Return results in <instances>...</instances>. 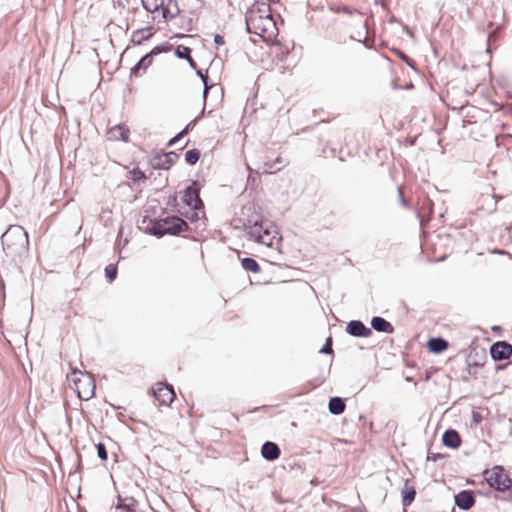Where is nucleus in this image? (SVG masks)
Masks as SVG:
<instances>
[{
	"label": "nucleus",
	"mask_w": 512,
	"mask_h": 512,
	"mask_svg": "<svg viewBox=\"0 0 512 512\" xmlns=\"http://www.w3.org/2000/svg\"><path fill=\"white\" fill-rule=\"evenodd\" d=\"M346 332L353 337L367 338L372 335L371 328L360 320H351L346 326Z\"/></svg>",
	"instance_id": "9b49d317"
},
{
	"label": "nucleus",
	"mask_w": 512,
	"mask_h": 512,
	"mask_svg": "<svg viewBox=\"0 0 512 512\" xmlns=\"http://www.w3.org/2000/svg\"><path fill=\"white\" fill-rule=\"evenodd\" d=\"M127 178L131 179L133 182H140L146 180V175L140 169L134 168L128 172Z\"/></svg>",
	"instance_id": "bb28decb"
},
{
	"label": "nucleus",
	"mask_w": 512,
	"mask_h": 512,
	"mask_svg": "<svg viewBox=\"0 0 512 512\" xmlns=\"http://www.w3.org/2000/svg\"><path fill=\"white\" fill-rule=\"evenodd\" d=\"M180 14V8L177 0H165L162 8V17L164 20H171Z\"/></svg>",
	"instance_id": "f3484780"
},
{
	"label": "nucleus",
	"mask_w": 512,
	"mask_h": 512,
	"mask_svg": "<svg viewBox=\"0 0 512 512\" xmlns=\"http://www.w3.org/2000/svg\"><path fill=\"white\" fill-rule=\"evenodd\" d=\"M197 120H198V118H195L192 121H190L182 131H186V134H187L190 130H192L194 128Z\"/></svg>",
	"instance_id": "4c0bfd02"
},
{
	"label": "nucleus",
	"mask_w": 512,
	"mask_h": 512,
	"mask_svg": "<svg viewBox=\"0 0 512 512\" xmlns=\"http://www.w3.org/2000/svg\"><path fill=\"white\" fill-rule=\"evenodd\" d=\"M172 48V45L166 43L154 47L149 53L145 54L138 63L131 69V76H138L140 70L145 71L153 62L154 56L168 52Z\"/></svg>",
	"instance_id": "0eeeda50"
},
{
	"label": "nucleus",
	"mask_w": 512,
	"mask_h": 512,
	"mask_svg": "<svg viewBox=\"0 0 512 512\" xmlns=\"http://www.w3.org/2000/svg\"><path fill=\"white\" fill-rule=\"evenodd\" d=\"M136 505H137V501L133 497L125 498L124 500H122L119 497V501L116 505V509L123 510L124 512H137Z\"/></svg>",
	"instance_id": "4be33fe9"
},
{
	"label": "nucleus",
	"mask_w": 512,
	"mask_h": 512,
	"mask_svg": "<svg viewBox=\"0 0 512 512\" xmlns=\"http://www.w3.org/2000/svg\"><path fill=\"white\" fill-rule=\"evenodd\" d=\"M185 135H186V131H180L175 137L170 139V141L168 142V146L174 145L176 142H178Z\"/></svg>",
	"instance_id": "f704fd0d"
},
{
	"label": "nucleus",
	"mask_w": 512,
	"mask_h": 512,
	"mask_svg": "<svg viewBox=\"0 0 512 512\" xmlns=\"http://www.w3.org/2000/svg\"><path fill=\"white\" fill-rule=\"evenodd\" d=\"M427 347L430 352L440 354L448 348V342L441 337H435L429 339Z\"/></svg>",
	"instance_id": "aec40b11"
},
{
	"label": "nucleus",
	"mask_w": 512,
	"mask_h": 512,
	"mask_svg": "<svg viewBox=\"0 0 512 512\" xmlns=\"http://www.w3.org/2000/svg\"><path fill=\"white\" fill-rule=\"evenodd\" d=\"M105 276L109 282L114 281L117 276V267L113 264H109L108 266H106Z\"/></svg>",
	"instance_id": "c756f323"
},
{
	"label": "nucleus",
	"mask_w": 512,
	"mask_h": 512,
	"mask_svg": "<svg viewBox=\"0 0 512 512\" xmlns=\"http://www.w3.org/2000/svg\"><path fill=\"white\" fill-rule=\"evenodd\" d=\"M257 243L263 244L267 247H275L279 245L281 237L268 221L264 224V229H259L255 234L250 236Z\"/></svg>",
	"instance_id": "423d86ee"
},
{
	"label": "nucleus",
	"mask_w": 512,
	"mask_h": 512,
	"mask_svg": "<svg viewBox=\"0 0 512 512\" xmlns=\"http://www.w3.org/2000/svg\"><path fill=\"white\" fill-rule=\"evenodd\" d=\"M239 221L249 236L255 234L259 229H264V224L267 222L253 204L242 207Z\"/></svg>",
	"instance_id": "39448f33"
},
{
	"label": "nucleus",
	"mask_w": 512,
	"mask_h": 512,
	"mask_svg": "<svg viewBox=\"0 0 512 512\" xmlns=\"http://www.w3.org/2000/svg\"><path fill=\"white\" fill-rule=\"evenodd\" d=\"M200 158V152L197 149H190L185 154V161L189 165H195Z\"/></svg>",
	"instance_id": "a878e982"
},
{
	"label": "nucleus",
	"mask_w": 512,
	"mask_h": 512,
	"mask_svg": "<svg viewBox=\"0 0 512 512\" xmlns=\"http://www.w3.org/2000/svg\"><path fill=\"white\" fill-rule=\"evenodd\" d=\"M96 448L98 457L103 461L107 460L108 453L105 445L103 443H98L96 445Z\"/></svg>",
	"instance_id": "2f4dec72"
},
{
	"label": "nucleus",
	"mask_w": 512,
	"mask_h": 512,
	"mask_svg": "<svg viewBox=\"0 0 512 512\" xmlns=\"http://www.w3.org/2000/svg\"><path fill=\"white\" fill-rule=\"evenodd\" d=\"M473 419H474L475 422H478L481 419V415L479 413H474L473 414Z\"/></svg>",
	"instance_id": "a19ab883"
},
{
	"label": "nucleus",
	"mask_w": 512,
	"mask_h": 512,
	"mask_svg": "<svg viewBox=\"0 0 512 512\" xmlns=\"http://www.w3.org/2000/svg\"><path fill=\"white\" fill-rule=\"evenodd\" d=\"M175 55L180 59H187L191 55V49L184 45H178L175 49Z\"/></svg>",
	"instance_id": "c85d7f7f"
},
{
	"label": "nucleus",
	"mask_w": 512,
	"mask_h": 512,
	"mask_svg": "<svg viewBox=\"0 0 512 512\" xmlns=\"http://www.w3.org/2000/svg\"><path fill=\"white\" fill-rule=\"evenodd\" d=\"M490 355L495 361L509 359L512 355V345L506 341H497L490 347Z\"/></svg>",
	"instance_id": "9d476101"
},
{
	"label": "nucleus",
	"mask_w": 512,
	"mask_h": 512,
	"mask_svg": "<svg viewBox=\"0 0 512 512\" xmlns=\"http://www.w3.org/2000/svg\"><path fill=\"white\" fill-rule=\"evenodd\" d=\"M398 195H399L400 204L404 208H410V205H409L408 201L403 196V189H402V187L398 188Z\"/></svg>",
	"instance_id": "72a5a7b5"
},
{
	"label": "nucleus",
	"mask_w": 512,
	"mask_h": 512,
	"mask_svg": "<svg viewBox=\"0 0 512 512\" xmlns=\"http://www.w3.org/2000/svg\"><path fill=\"white\" fill-rule=\"evenodd\" d=\"M1 244L5 256L15 264L22 263L29 253L27 231L20 225H9L1 235Z\"/></svg>",
	"instance_id": "f257e3e1"
},
{
	"label": "nucleus",
	"mask_w": 512,
	"mask_h": 512,
	"mask_svg": "<svg viewBox=\"0 0 512 512\" xmlns=\"http://www.w3.org/2000/svg\"><path fill=\"white\" fill-rule=\"evenodd\" d=\"M179 155L176 152L164 153L153 159V167L155 169H169L178 159Z\"/></svg>",
	"instance_id": "ddd939ff"
},
{
	"label": "nucleus",
	"mask_w": 512,
	"mask_h": 512,
	"mask_svg": "<svg viewBox=\"0 0 512 512\" xmlns=\"http://www.w3.org/2000/svg\"><path fill=\"white\" fill-rule=\"evenodd\" d=\"M155 33L153 26H147L137 29L131 35V42L134 45H141L143 42L148 41Z\"/></svg>",
	"instance_id": "2eb2a0df"
},
{
	"label": "nucleus",
	"mask_w": 512,
	"mask_h": 512,
	"mask_svg": "<svg viewBox=\"0 0 512 512\" xmlns=\"http://www.w3.org/2000/svg\"><path fill=\"white\" fill-rule=\"evenodd\" d=\"M196 74H197V76H199L201 78V80L204 84L203 98L206 99L207 93H208L209 89L213 86V84L209 85L207 82L208 81L207 71L203 72L202 70H197Z\"/></svg>",
	"instance_id": "cd10ccee"
},
{
	"label": "nucleus",
	"mask_w": 512,
	"mask_h": 512,
	"mask_svg": "<svg viewBox=\"0 0 512 512\" xmlns=\"http://www.w3.org/2000/svg\"><path fill=\"white\" fill-rule=\"evenodd\" d=\"M152 394L160 405L165 406H169L175 398L173 387L167 384L159 383L156 389H152Z\"/></svg>",
	"instance_id": "1a4fd4ad"
},
{
	"label": "nucleus",
	"mask_w": 512,
	"mask_h": 512,
	"mask_svg": "<svg viewBox=\"0 0 512 512\" xmlns=\"http://www.w3.org/2000/svg\"><path fill=\"white\" fill-rule=\"evenodd\" d=\"M165 0H141L143 8L150 13H155L159 9L162 10Z\"/></svg>",
	"instance_id": "b1692460"
},
{
	"label": "nucleus",
	"mask_w": 512,
	"mask_h": 512,
	"mask_svg": "<svg viewBox=\"0 0 512 512\" xmlns=\"http://www.w3.org/2000/svg\"><path fill=\"white\" fill-rule=\"evenodd\" d=\"M189 226L185 220L178 216H171L154 221L149 228L150 234L162 237L166 234L177 235L188 230Z\"/></svg>",
	"instance_id": "7ed1b4c3"
},
{
	"label": "nucleus",
	"mask_w": 512,
	"mask_h": 512,
	"mask_svg": "<svg viewBox=\"0 0 512 512\" xmlns=\"http://www.w3.org/2000/svg\"><path fill=\"white\" fill-rule=\"evenodd\" d=\"M335 12H337V13H344V14H347V15H350V16L353 15L354 13H358L357 10H353V9L347 7V6L337 7L335 9Z\"/></svg>",
	"instance_id": "473e14b6"
},
{
	"label": "nucleus",
	"mask_w": 512,
	"mask_h": 512,
	"mask_svg": "<svg viewBox=\"0 0 512 512\" xmlns=\"http://www.w3.org/2000/svg\"><path fill=\"white\" fill-rule=\"evenodd\" d=\"M442 442L446 447L458 448L461 444V437L456 430H446L442 436Z\"/></svg>",
	"instance_id": "6ab92c4d"
},
{
	"label": "nucleus",
	"mask_w": 512,
	"mask_h": 512,
	"mask_svg": "<svg viewBox=\"0 0 512 512\" xmlns=\"http://www.w3.org/2000/svg\"><path fill=\"white\" fill-rule=\"evenodd\" d=\"M475 504V498L471 491L462 490L455 495V505L464 511L471 509Z\"/></svg>",
	"instance_id": "f8f14e48"
},
{
	"label": "nucleus",
	"mask_w": 512,
	"mask_h": 512,
	"mask_svg": "<svg viewBox=\"0 0 512 512\" xmlns=\"http://www.w3.org/2000/svg\"><path fill=\"white\" fill-rule=\"evenodd\" d=\"M493 197H494L496 200H499V199H501V198H502L501 196H498V195H496V194H494V195H493Z\"/></svg>",
	"instance_id": "79ce46f5"
},
{
	"label": "nucleus",
	"mask_w": 512,
	"mask_h": 512,
	"mask_svg": "<svg viewBox=\"0 0 512 512\" xmlns=\"http://www.w3.org/2000/svg\"><path fill=\"white\" fill-rule=\"evenodd\" d=\"M345 402L340 397H332L328 403V410L333 415H340L345 410Z\"/></svg>",
	"instance_id": "412c9836"
},
{
	"label": "nucleus",
	"mask_w": 512,
	"mask_h": 512,
	"mask_svg": "<svg viewBox=\"0 0 512 512\" xmlns=\"http://www.w3.org/2000/svg\"><path fill=\"white\" fill-rule=\"evenodd\" d=\"M195 2H200V0H194Z\"/></svg>",
	"instance_id": "c03bdc74"
},
{
	"label": "nucleus",
	"mask_w": 512,
	"mask_h": 512,
	"mask_svg": "<svg viewBox=\"0 0 512 512\" xmlns=\"http://www.w3.org/2000/svg\"><path fill=\"white\" fill-rule=\"evenodd\" d=\"M319 352H320V353H323V354H333V348H332V337H331V336H329V337L326 339V341H325V343H324L323 347L320 349V351H319Z\"/></svg>",
	"instance_id": "7c9ffc66"
},
{
	"label": "nucleus",
	"mask_w": 512,
	"mask_h": 512,
	"mask_svg": "<svg viewBox=\"0 0 512 512\" xmlns=\"http://www.w3.org/2000/svg\"><path fill=\"white\" fill-rule=\"evenodd\" d=\"M416 490L413 486H408L407 482L402 490V504L404 507L409 506L415 499Z\"/></svg>",
	"instance_id": "5701e85b"
},
{
	"label": "nucleus",
	"mask_w": 512,
	"mask_h": 512,
	"mask_svg": "<svg viewBox=\"0 0 512 512\" xmlns=\"http://www.w3.org/2000/svg\"><path fill=\"white\" fill-rule=\"evenodd\" d=\"M371 327H372V329H374L377 332L388 333V334L394 332L393 325L389 321L384 319L383 317H379V316H375L371 319Z\"/></svg>",
	"instance_id": "a211bd4d"
},
{
	"label": "nucleus",
	"mask_w": 512,
	"mask_h": 512,
	"mask_svg": "<svg viewBox=\"0 0 512 512\" xmlns=\"http://www.w3.org/2000/svg\"><path fill=\"white\" fill-rule=\"evenodd\" d=\"M281 450L279 446L272 441H266L261 447V455L265 460L274 461L279 458Z\"/></svg>",
	"instance_id": "4468645a"
},
{
	"label": "nucleus",
	"mask_w": 512,
	"mask_h": 512,
	"mask_svg": "<svg viewBox=\"0 0 512 512\" xmlns=\"http://www.w3.org/2000/svg\"><path fill=\"white\" fill-rule=\"evenodd\" d=\"M129 129L125 125H115L107 132V138L111 141L122 140L127 142L129 139Z\"/></svg>",
	"instance_id": "dca6fc26"
},
{
	"label": "nucleus",
	"mask_w": 512,
	"mask_h": 512,
	"mask_svg": "<svg viewBox=\"0 0 512 512\" xmlns=\"http://www.w3.org/2000/svg\"><path fill=\"white\" fill-rule=\"evenodd\" d=\"M398 56L405 61L408 65H411L412 60L402 51H397Z\"/></svg>",
	"instance_id": "e433bc0d"
},
{
	"label": "nucleus",
	"mask_w": 512,
	"mask_h": 512,
	"mask_svg": "<svg viewBox=\"0 0 512 512\" xmlns=\"http://www.w3.org/2000/svg\"><path fill=\"white\" fill-rule=\"evenodd\" d=\"M442 457L441 454L437 453V454H434V453H428V456H427V460H432V461H437L438 459H440Z\"/></svg>",
	"instance_id": "58836bf2"
},
{
	"label": "nucleus",
	"mask_w": 512,
	"mask_h": 512,
	"mask_svg": "<svg viewBox=\"0 0 512 512\" xmlns=\"http://www.w3.org/2000/svg\"><path fill=\"white\" fill-rule=\"evenodd\" d=\"M214 43L217 45V46H222L225 44V41H224V38L223 36L219 35V34H216L214 36Z\"/></svg>",
	"instance_id": "c9c22d12"
},
{
	"label": "nucleus",
	"mask_w": 512,
	"mask_h": 512,
	"mask_svg": "<svg viewBox=\"0 0 512 512\" xmlns=\"http://www.w3.org/2000/svg\"><path fill=\"white\" fill-rule=\"evenodd\" d=\"M241 265L244 270L250 271L252 273H258L260 272V266L258 262L250 257H245L241 260Z\"/></svg>",
	"instance_id": "393cba45"
},
{
	"label": "nucleus",
	"mask_w": 512,
	"mask_h": 512,
	"mask_svg": "<svg viewBox=\"0 0 512 512\" xmlns=\"http://www.w3.org/2000/svg\"><path fill=\"white\" fill-rule=\"evenodd\" d=\"M188 61V64L191 68L193 69H196V62L195 60L191 57V55L189 56V58L186 59Z\"/></svg>",
	"instance_id": "ea45409f"
},
{
	"label": "nucleus",
	"mask_w": 512,
	"mask_h": 512,
	"mask_svg": "<svg viewBox=\"0 0 512 512\" xmlns=\"http://www.w3.org/2000/svg\"><path fill=\"white\" fill-rule=\"evenodd\" d=\"M269 11V5L264 3L261 7H252L247 10L245 14L247 32L265 37L270 29H276Z\"/></svg>",
	"instance_id": "f03ea898"
},
{
	"label": "nucleus",
	"mask_w": 512,
	"mask_h": 512,
	"mask_svg": "<svg viewBox=\"0 0 512 512\" xmlns=\"http://www.w3.org/2000/svg\"><path fill=\"white\" fill-rule=\"evenodd\" d=\"M183 201L186 205L195 210L203 208L204 204L200 198V190L197 182H193L191 186H188L184 190Z\"/></svg>",
	"instance_id": "6e6552de"
},
{
	"label": "nucleus",
	"mask_w": 512,
	"mask_h": 512,
	"mask_svg": "<svg viewBox=\"0 0 512 512\" xmlns=\"http://www.w3.org/2000/svg\"><path fill=\"white\" fill-rule=\"evenodd\" d=\"M273 3L279 2V0H270Z\"/></svg>",
	"instance_id": "37998d69"
},
{
	"label": "nucleus",
	"mask_w": 512,
	"mask_h": 512,
	"mask_svg": "<svg viewBox=\"0 0 512 512\" xmlns=\"http://www.w3.org/2000/svg\"><path fill=\"white\" fill-rule=\"evenodd\" d=\"M485 479L491 488L504 493L502 499L512 501V479L501 466L485 471Z\"/></svg>",
	"instance_id": "20e7f679"
}]
</instances>
